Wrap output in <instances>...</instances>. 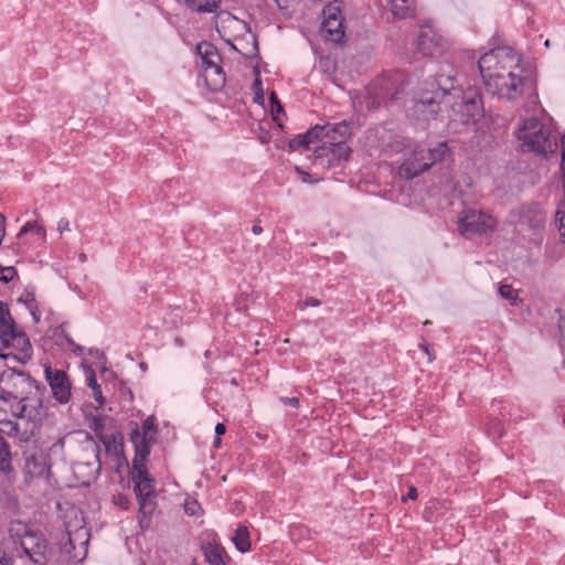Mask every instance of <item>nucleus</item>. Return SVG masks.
I'll return each mask as SVG.
<instances>
[{
  "instance_id": "obj_7",
  "label": "nucleus",
  "mask_w": 565,
  "mask_h": 565,
  "mask_svg": "<svg viewBox=\"0 0 565 565\" xmlns=\"http://www.w3.org/2000/svg\"><path fill=\"white\" fill-rule=\"evenodd\" d=\"M9 535L19 543L24 555L35 565H46L49 557V547L42 533L29 529L24 523L12 522L9 527Z\"/></svg>"
},
{
  "instance_id": "obj_52",
  "label": "nucleus",
  "mask_w": 565,
  "mask_h": 565,
  "mask_svg": "<svg viewBox=\"0 0 565 565\" xmlns=\"http://www.w3.org/2000/svg\"><path fill=\"white\" fill-rule=\"evenodd\" d=\"M252 232H253V234H255V235H259V234H262V233H263V227L260 226V224H259V223H256V224H254V225L252 226Z\"/></svg>"
},
{
  "instance_id": "obj_2",
  "label": "nucleus",
  "mask_w": 565,
  "mask_h": 565,
  "mask_svg": "<svg viewBox=\"0 0 565 565\" xmlns=\"http://www.w3.org/2000/svg\"><path fill=\"white\" fill-rule=\"evenodd\" d=\"M451 66L446 65L431 78L420 83L408 114L418 120L434 119L440 110V103L456 88V77Z\"/></svg>"
},
{
  "instance_id": "obj_49",
  "label": "nucleus",
  "mask_w": 565,
  "mask_h": 565,
  "mask_svg": "<svg viewBox=\"0 0 565 565\" xmlns=\"http://www.w3.org/2000/svg\"><path fill=\"white\" fill-rule=\"evenodd\" d=\"M87 383L92 390H93V386L98 385L97 381H96V375L93 372H90V374L87 376Z\"/></svg>"
},
{
  "instance_id": "obj_48",
  "label": "nucleus",
  "mask_w": 565,
  "mask_h": 565,
  "mask_svg": "<svg viewBox=\"0 0 565 565\" xmlns=\"http://www.w3.org/2000/svg\"><path fill=\"white\" fill-rule=\"evenodd\" d=\"M225 431H226L225 425L222 423H217L215 426V436H222L223 434H225Z\"/></svg>"
},
{
  "instance_id": "obj_57",
  "label": "nucleus",
  "mask_w": 565,
  "mask_h": 565,
  "mask_svg": "<svg viewBox=\"0 0 565 565\" xmlns=\"http://www.w3.org/2000/svg\"><path fill=\"white\" fill-rule=\"evenodd\" d=\"M79 260L81 262H85L86 260V255L84 253L79 254Z\"/></svg>"
},
{
  "instance_id": "obj_31",
  "label": "nucleus",
  "mask_w": 565,
  "mask_h": 565,
  "mask_svg": "<svg viewBox=\"0 0 565 565\" xmlns=\"http://www.w3.org/2000/svg\"><path fill=\"white\" fill-rule=\"evenodd\" d=\"M99 440L105 446V449L110 455H118L121 450V444L117 441V436L98 434Z\"/></svg>"
},
{
  "instance_id": "obj_29",
  "label": "nucleus",
  "mask_w": 565,
  "mask_h": 565,
  "mask_svg": "<svg viewBox=\"0 0 565 565\" xmlns=\"http://www.w3.org/2000/svg\"><path fill=\"white\" fill-rule=\"evenodd\" d=\"M15 328L17 326L11 318L8 307L0 301V340L4 333H9V331Z\"/></svg>"
},
{
  "instance_id": "obj_36",
  "label": "nucleus",
  "mask_w": 565,
  "mask_h": 565,
  "mask_svg": "<svg viewBox=\"0 0 565 565\" xmlns=\"http://www.w3.org/2000/svg\"><path fill=\"white\" fill-rule=\"evenodd\" d=\"M273 113V119L278 124L279 127H282V124L279 119V115L284 114V108L279 102H276V105L274 108H271Z\"/></svg>"
},
{
  "instance_id": "obj_37",
  "label": "nucleus",
  "mask_w": 565,
  "mask_h": 565,
  "mask_svg": "<svg viewBox=\"0 0 565 565\" xmlns=\"http://www.w3.org/2000/svg\"><path fill=\"white\" fill-rule=\"evenodd\" d=\"M92 391H93V396H94L96 403L98 404V406H103L105 403V398L103 396L100 385L93 386Z\"/></svg>"
},
{
  "instance_id": "obj_59",
  "label": "nucleus",
  "mask_w": 565,
  "mask_h": 565,
  "mask_svg": "<svg viewBox=\"0 0 565 565\" xmlns=\"http://www.w3.org/2000/svg\"><path fill=\"white\" fill-rule=\"evenodd\" d=\"M544 45H545L546 47H548V46L551 45V44H550V40H546V41H545V43H544Z\"/></svg>"
},
{
  "instance_id": "obj_42",
  "label": "nucleus",
  "mask_w": 565,
  "mask_h": 565,
  "mask_svg": "<svg viewBox=\"0 0 565 565\" xmlns=\"http://www.w3.org/2000/svg\"><path fill=\"white\" fill-rule=\"evenodd\" d=\"M26 303H28V308L30 309L33 318L35 319V321L39 320V317L36 316V305H35V299L32 297L30 300H26Z\"/></svg>"
},
{
  "instance_id": "obj_22",
  "label": "nucleus",
  "mask_w": 565,
  "mask_h": 565,
  "mask_svg": "<svg viewBox=\"0 0 565 565\" xmlns=\"http://www.w3.org/2000/svg\"><path fill=\"white\" fill-rule=\"evenodd\" d=\"M198 54L202 60V65L204 66H215L220 64L222 57L217 51V49L210 42L203 41L196 46Z\"/></svg>"
},
{
  "instance_id": "obj_41",
  "label": "nucleus",
  "mask_w": 565,
  "mask_h": 565,
  "mask_svg": "<svg viewBox=\"0 0 565 565\" xmlns=\"http://www.w3.org/2000/svg\"><path fill=\"white\" fill-rule=\"evenodd\" d=\"M561 170H562L563 180L565 182V135L562 137Z\"/></svg>"
},
{
  "instance_id": "obj_17",
  "label": "nucleus",
  "mask_w": 565,
  "mask_h": 565,
  "mask_svg": "<svg viewBox=\"0 0 565 565\" xmlns=\"http://www.w3.org/2000/svg\"><path fill=\"white\" fill-rule=\"evenodd\" d=\"M440 47L441 38L430 26H422L416 42L417 52L424 56H433Z\"/></svg>"
},
{
  "instance_id": "obj_18",
  "label": "nucleus",
  "mask_w": 565,
  "mask_h": 565,
  "mask_svg": "<svg viewBox=\"0 0 565 565\" xmlns=\"http://www.w3.org/2000/svg\"><path fill=\"white\" fill-rule=\"evenodd\" d=\"M24 477L25 479L41 478L49 471L46 459L41 454H24Z\"/></svg>"
},
{
  "instance_id": "obj_24",
  "label": "nucleus",
  "mask_w": 565,
  "mask_h": 565,
  "mask_svg": "<svg viewBox=\"0 0 565 565\" xmlns=\"http://www.w3.org/2000/svg\"><path fill=\"white\" fill-rule=\"evenodd\" d=\"M394 17L405 19L415 11V0H386Z\"/></svg>"
},
{
  "instance_id": "obj_50",
  "label": "nucleus",
  "mask_w": 565,
  "mask_h": 565,
  "mask_svg": "<svg viewBox=\"0 0 565 565\" xmlns=\"http://www.w3.org/2000/svg\"><path fill=\"white\" fill-rule=\"evenodd\" d=\"M495 430V433L498 434L499 437L502 436V426H501V423L499 420H494L492 424H491Z\"/></svg>"
},
{
  "instance_id": "obj_4",
  "label": "nucleus",
  "mask_w": 565,
  "mask_h": 565,
  "mask_svg": "<svg viewBox=\"0 0 565 565\" xmlns=\"http://www.w3.org/2000/svg\"><path fill=\"white\" fill-rule=\"evenodd\" d=\"M403 147L402 162L398 167L401 178L413 180L429 170L436 162L440 161L448 148L445 142H439L434 148H428L423 143L405 140Z\"/></svg>"
},
{
  "instance_id": "obj_27",
  "label": "nucleus",
  "mask_w": 565,
  "mask_h": 565,
  "mask_svg": "<svg viewBox=\"0 0 565 565\" xmlns=\"http://www.w3.org/2000/svg\"><path fill=\"white\" fill-rule=\"evenodd\" d=\"M0 472L9 475L12 472L11 451L8 443L0 434Z\"/></svg>"
},
{
  "instance_id": "obj_6",
  "label": "nucleus",
  "mask_w": 565,
  "mask_h": 565,
  "mask_svg": "<svg viewBox=\"0 0 565 565\" xmlns=\"http://www.w3.org/2000/svg\"><path fill=\"white\" fill-rule=\"evenodd\" d=\"M25 404L15 409V422L4 420L1 423L0 430L8 436L18 437L20 441L28 443L39 433L42 419L46 415V408L39 403Z\"/></svg>"
},
{
  "instance_id": "obj_58",
  "label": "nucleus",
  "mask_w": 565,
  "mask_h": 565,
  "mask_svg": "<svg viewBox=\"0 0 565 565\" xmlns=\"http://www.w3.org/2000/svg\"><path fill=\"white\" fill-rule=\"evenodd\" d=\"M260 84H262V83H260V79H259V78H256V79H255V85H256V86H260Z\"/></svg>"
},
{
  "instance_id": "obj_20",
  "label": "nucleus",
  "mask_w": 565,
  "mask_h": 565,
  "mask_svg": "<svg viewBox=\"0 0 565 565\" xmlns=\"http://www.w3.org/2000/svg\"><path fill=\"white\" fill-rule=\"evenodd\" d=\"M203 77L210 89L215 92L223 88L226 82L225 73L221 64H216L215 66H204Z\"/></svg>"
},
{
  "instance_id": "obj_53",
  "label": "nucleus",
  "mask_w": 565,
  "mask_h": 565,
  "mask_svg": "<svg viewBox=\"0 0 565 565\" xmlns=\"http://www.w3.org/2000/svg\"><path fill=\"white\" fill-rule=\"evenodd\" d=\"M279 8H285L288 6L289 0H274Z\"/></svg>"
},
{
  "instance_id": "obj_34",
  "label": "nucleus",
  "mask_w": 565,
  "mask_h": 565,
  "mask_svg": "<svg viewBox=\"0 0 565 565\" xmlns=\"http://www.w3.org/2000/svg\"><path fill=\"white\" fill-rule=\"evenodd\" d=\"M200 510V505L196 500L185 501L184 511L189 515H196Z\"/></svg>"
},
{
  "instance_id": "obj_9",
  "label": "nucleus",
  "mask_w": 565,
  "mask_h": 565,
  "mask_svg": "<svg viewBox=\"0 0 565 565\" xmlns=\"http://www.w3.org/2000/svg\"><path fill=\"white\" fill-rule=\"evenodd\" d=\"M320 131L318 132V141L321 146L315 147V151L318 149L330 152L333 158L339 160H348L351 149L347 145V139L351 136V128L347 121L337 124L320 125Z\"/></svg>"
},
{
  "instance_id": "obj_5",
  "label": "nucleus",
  "mask_w": 565,
  "mask_h": 565,
  "mask_svg": "<svg viewBox=\"0 0 565 565\" xmlns=\"http://www.w3.org/2000/svg\"><path fill=\"white\" fill-rule=\"evenodd\" d=\"M0 397L2 399H17L20 409L25 404L35 403L42 404L40 398V386L30 374L25 372H18L14 369L6 370L0 377Z\"/></svg>"
},
{
  "instance_id": "obj_1",
  "label": "nucleus",
  "mask_w": 565,
  "mask_h": 565,
  "mask_svg": "<svg viewBox=\"0 0 565 565\" xmlns=\"http://www.w3.org/2000/svg\"><path fill=\"white\" fill-rule=\"evenodd\" d=\"M478 67L491 95L516 100L526 94L532 103L537 99L535 74L523 65L521 55L513 49L499 46L486 52L480 56Z\"/></svg>"
},
{
  "instance_id": "obj_35",
  "label": "nucleus",
  "mask_w": 565,
  "mask_h": 565,
  "mask_svg": "<svg viewBox=\"0 0 565 565\" xmlns=\"http://www.w3.org/2000/svg\"><path fill=\"white\" fill-rule=\"evenodd\" d=\"M320 306V301L317 298L310 297L305 300L298 301L297 307L300 310H305L308 307H318Z\"/></svg>"
},
{
  "instance_id": "obj_32",
  "label": "nucleus",
  "mask_w": 565,
  "mask_h": 565,
  "mask_svg": "<svg viewBox=\"0 0 565 565\" xmlns=\"http://www.w3.org/2000/svg\"><path fill=\"white\" fill-rule=\"evenodd\" d=\"M499 294L502 298L509 300L511 305H514L520 300L518 292L510 285H501L499 287Z\"/></svg>"
},
{
  "instance_id": "obj_47",
  "label": "nucleus",
  "mask_w": 565,
  "mask_h": 565,
  "mask_svg": "<svg viewBox=\"0 0 565 565\" xmlns=\"http://www.w3.org/2000/svg\"><path fill=\"white\" fill-rule=\"evenodd\" d=\"M34 232H35V234H36L39 237H41V238H43V239H44V238H45V236H46V231H45V228H44L42 225H40V224H36Z\"/></svg>"
},
{
  "instance_id": "obj_51",
  "label": "nucleus",
  "mask_w": 565,
  "mask_h": 565,
  "mask_svg": "<svg viewBox=\"0 0 565 565\" xmlns=\"http://www.w3.org/2000/svg\"><path fill=\"white\" fill-rule=\"evenodd\" d=\"M558 330H559L562 337H565V318H563V317H559Z\"/></svg>"
},
{
  "instance_id": "obj_39",
  "label": "nucleus",
  "mask_w": 565,
  "mask_h": 565,
  "mask_svg": "<svg viewBox=\"0 0 565 565\" xmlns=\"http://www.w3.org/2000/svg\"><path fill=\"white\" fill-rule=\"evenodd\" d=\"M70 230V221L65 217H62L57 223L58 233L63 234L64 232H68Z\"/></svg>"
},
{
  "instance_id": "obj_38",
  "label": "nucleus",
  "mask_w": 565,
  "mask_h": 565,
  "mask_svg": "<svg viewBox=\"0 0 565 565\" xmlns=\"http://www.w3.org/2000/svg\"><path fill=\"white\" fill-rule=\"evenodd\" d=\"M280 402L284 405L298 408L299 407V398L298 397H280Z\"/></svg>"
},
{
  "instance_id": "obj_30",
  "label": "nucleus",
  "mask_w": 565,
  "mask_h": 565,
  "mask_svg": "<svg viewBox=\"0 0 565 565\" xmlns=\"http://www.w3.org/2000/svg\"><path fill=\"white\" fill-rule=\"evenodd\" d=\"M344 20L340 3L338 1H333L328 3L322 10V21H337Z\"/></svg>"
},
{
  "instance_id": "obj_14",
  "label": "nucleus",
  "mask_w": 565,
  "mask_h": 565,
  "mask_svg": "<svg viewBox=\"0 0 565 565\" xmlns=\"http://www.w3.org/2000/svg\"><path fill=\"white\" fill-rule=\"evenodd\" d=\"M79 536L75 533V537L67 533L60 542V558L58 561L65 565H75L84 561L87 556L88 540H81L79 546H75V540Z\"/></svg>"
},
{
  "instance_id": "obj_45",
  "label": "nucleus",
  "mask_w": 565,
  "mask_h": 565,
  "mask_svg": "<svg viewBox=\"0 0 565 565\" xmlns=\"http://www.w3.org/2000/svg\"><path fill=\"white\" fill-rule=\"evenodd\" d=\"M0 565H13V561L0 548Z\"/></svg>"
},
{
  "instance_id": "obj_19",
  "label": "nucleus",
  "mask_w": 565,
  "mask_h": 565,
  "mask_svg": "<svg viewBox=\"0 0 565 565\" xmlns=\"http://www.w3.org/2000/svg\"><path fill=\"white\" fill-rule=\"evenodd\" d=\"M343 21H322L320 26L321 36L331 43H341L345 36Z\"/></svg>"
},
{
  "instance_id": "obj_33",
  "label": "nucleus",
  "mask_w": 565,
  "mask_h": 565,
  "mask_svg": "<svg viewBox=\"0 0 565 565\" xmlns=\"http://www.w3.org/2000/svg\"><path fill=\"white\" fill-rule=\"evenodd\" d=\"M113 502L115 505L119 507L122 510H127L129 507V499L127 495L122 493H118L117 495H114Z\"/></svg>"
},
{
  "instance_id": "obj_46",
  "label": "nucleus",
  "mask_w": 565,
  "mask_h": 565,
  "mask_svg": "<svg viewBox=\"0 0 565 565\" xmlns=\"http://www.w3.org/2000/svg\"><path fill=\"white\" fill-rule=\"evenodd\" d=\"M417 497V489L415 487H409L406 497L403 498V501H405L406 499L415 500Z\"/></svg>"
},
{
  "instance_id": "obj_55",
  "label": "nucleus",
  "mask_w": 565,
  "mask_h": 565,
  "mask_svg": "<svg viewBox=\"0 0 565 565\" xmlns=\"http://www.w3.org/2000/svg\"><path fill=\"white\" fill-rule=\"evenodd\" d=\"M220 437L221 436H215L214 441H213V444H214V446L216 448H218L221 446V438Z\"/></svg>"
},
{
  "instance_id": "obj_26",
  "label": "nucleus",
  "mask_w": 565,
  "mask_h": 565,
  "mask_svg": "<svg viewBox=\"0 0 565 565\" xmlns=\"http://www.w3.org/2000/svg\"><path fill=\"white\" fill-rule=\"evenodd\" d=\"M54 335L57 338L56 342L60 345H67L72 352L76 355H82L84 353V348L77 345L74 340L65 332L64 326L61 324L56 330Z\"/></svg>"
},
{
  "instance_id": "obj_28",
  "label": "nucleus",
  "mask_w": 565,
  "mask_h": 565,
  "mask_svg": "<svg viewBox=\"0 0 565 565\" xmlns=\"http://www.w3.org/2000/svg\"><path fill=\"white\" fill-rule=\"evenodd\" d=\"M233 542L239 552L245 553L249 551L250 541L248 529L244 525L238 526L234 533Z\"/></svg>"
},
{
  "instance_id": "obj_40",
  "label": "nucleus",
  "mask_w": 565,
  "mask_h": 565,
  "mask_svg": "<svg viewBox=\"0 0 565 565\" xmlns=\"http://www.w3.org/2000/svg\"><path fill=\"white\" fill-rule=\"evenodd\" d=\"M36 222H26L20 230L18 236H22L31 231H34L35 230V226H36Z\"/></svg>"
},
{
  "instance_id": "obj_23",
  "label": "nucleus",
  "mask_w": 565,
  "mask_h": 565,
  "mask_svg": "<svg viewBox=\"0 0 565 565\" xmlns=\"http://www.w3.org/2000/svg\"><path fill=\"white\" fill-rule=\"evenodd\" d=\"M320 130V125H316L306 134L298 135L289 141V148L291 150H298L300 148L310 149L311 145L318 141V132Z\"/></svg>"
},
{
  "instance_id": "obj_54",
  "label": "nucleus",
  "mask_w": 565,
  "mask_h": 565,
  "mask_svg": "<svg viewBox=\"0 0 565 565\" xmlns=\"http://www.w3.org/2000/svg\"><path fill=\"white\" fill-rule=\"evenodd\" d=\"M276 102H278L277 96L273 93L270 96L271 108L275 107Z\"/></svg>"
},
{
  "instance_id": "obj_3",
  "label": "nucleus",
  "mask_w": 565,
  "mask_h": 565,
  "mask_svg": "<svg viewBox=\"0 0 565 565\" xmlns=\"http://www.w3.org/2000/svg\"><path fill=\"white\" fill-rule=\"evenodd\" d=\"M149 450H141L139 456L132 459L130 479L138 502L139 524L142 529L149 526L150 518L157 509L156 480L150 476L146 467Z\"/></svg>"
},
{
  "instance_id": "obj_25",
  "label": "nucleus",
  "mask_w": 565,
  "mask_h": 565,
  "mask_svg": "<svg viewBox=\"0 0 565 565\" xmlns=\"http://www.w3.org/2000/svg\"><path fill=\"white\" fill-rule=\"evenodd\" d=\"M188 8L199 13L216 12L222 0H184Z\"/></svg>"
},
{
  "instance_id": "obj_43",
  "label": "nucleus",
  "mask_w": 565,
  "mask_h": 565,
  "mask_svg": "<svg viewBox=\"0 0 565 565\" xmlns=\"http://www.w3.org/2000/svg\"><path fill=\"white\" fill-rule=\"evenodd\" d=\"M418 348L422 349L428 355L429 362H431L434 360V355L431 353V348L428 343H426V342L419 343Z\"/></svg>"
},
{
  "instance_id": "obj_16",
  "label": "nucleus",
  "mask_w": 565,
  "mask_h": 565,
  "mask_svg": "<svg viewBox=\"0 0 565 565\" xmlns=\"http://www.w3.org/2000/svg\"><path fill=\"white\" fill-rule=\"evenodd\" d=\"M157 430L154 426V418L148 417L142 423V429L139 430L138 427L136 429L131 430L130 433V439L135 445L136 448V455L139 456L141 454V450H149V441L153 440L156 437Z\"/></svg>"
},
{
  "instance_id": "obj_13",
  "label": "nucleus",
  "mask_w": 565,
  "mask_h": 565,
  "mask_svg": "<svg viewBox=\"0 0 565 565\" xmlns=\"http://www.w3.org/2000/svg\"><path fill=\"white\" fill-rule=\"evenodd\" d=\"M45 380L47 381L52 396L60 403L66 404L71 398V382L65 371L44 366Z\"/></svg>"
},
{
  "instance_id": "obj_12",
  "label": "nucleus",
  "mask_w": 565,
  "mask_h": 565,
  "mask_svg": "<svg viewBox=\"0 0 565 565\" xmlns=\"http://www.w3.org/2000/svg\"><path fill=\"white\" fill-rule=\"evenodd\" d=\"M451 109L459 115L462 124L476 122L483 113L481 96L477 92H467L451 106Z\"/></svg>"
},
{
  "instance_id": "obj_56",
  "label": "nucleus",
  "mask_w": 565,
  "mask_h": 565,
  "mask_svg": "<svg viewBox=\"0 0 565 565\" xmlns=\"http://www.w3.org/2000/svg\"><path fill=\"white\" fill-rule=\"evenodd\" d=\"M301 173H302V175H303V177H302V181H303V182H309L310 174H309V173H307V172H301Z\"/></svg>"
},
{
  "instance_id": "obj_8",
  "label": "nucleus",
  "mask_w": 565,
  "mask_h": 565,
  "mask_svg": "<svg viewBox=\"0 0 565 565\" xmlns=\"http://www.w3.org/2000/svg\"><path fill=\"white\" fill-rule=\"evenodd\" d=\"M516 135L529 151L543 157L553 153L557 148L556 137L536 118L523 120Z\"/></svg>"
},
{
  "instance_id": "obj_15",
  "label": "nucleus",
  "mask_w": 565,
  "mask_h": 565,
  "mask_svg": "<svg viewBox=\"0 0 565 565\" xmlns=\"http://www.w3.org/2000/svg\"><path fill=\"white\" fill-rule=\"evenodd\" d=\"M547 214L545 210L535 202L529 203L520 210V223L533 231L542 230L545 225Z\"/></svg>"
},
{
  "instance_id": "obj_10",
  "label": "nucleus",
  "mask_w": 565,
  "mask_h": 565,
  "mask_svg": "<svg viewBox=\"0 0 565 565\" xmlns=\"http://www.w3.org/2000/svg\"><path fill=\"white\" fill-rule=\"evenodd\" d=\"M458 232L466 238L487 235L497 228L498 222L490 214L476 209H466L458 218Z\"/></svg>"
},
{
  "instance_id": "obj_11",
  "label": "nucleus",
  "mask_w": 565,
  "mask_h": 565,
  "mask_svg": "<svg viewBox=\"0 0 565 565\" xmlns=\"http://www.w3.org/2000/svg\"><path fill=\"white\" fill-rule=\"evenodd\" d=\"M2 349H11L12 351L8 354L0 353V356L6 359L8 355L25 363L32 358V345L25 332L18 328L4 333L1 339Z\"/></svg>"
},
{
  "instance_id": "obj_21",
  "label": "nucleus",
  "mask_w": 565,
  "mask_h": 565,
  "mask_svg": "<svg viewBox=\"0 0 565 565\" xmlns=\"http://www.w3.org/2000/svg\"><path fill=\"white\" fill-rule=\"evenodd\" d=\"M202 550L205 561L210 565H228L231 561L225 548L221 545L209 543Z\"/></svg>"
},
{
  "instance_id": "obj_44",
  "label": "nucleus",
  "mask_w": 565,
  "mask_h": 565,
  "mask_svg": "<svg viewBox=\"0 0 565 565\" xmlns=\"http://www.w3.org/2000/svg\"><path fill=\"white\" fill-rule=\"evenodd\" d=\"M0 275L8 276V277H10V280H11L13 278V276L15 275V269L12 266H8V267L1 266Z\"/></svg>"
}]
</instances>
